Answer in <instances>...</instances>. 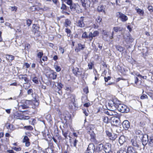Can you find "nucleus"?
<instances>
[{"label": "nucleus", "mask_w": 153, "mask_h": 153, "mask_svg": "<svg viewBox=\"0 0 153 153\" xmlns=\"http://www.w3.org/2000/svg\"><path fill=\"white\" fill-rule=\"evenodd\" d=\"M123 38L127 42H132L133 41V39L131 36L124 35L123 36Z\"/></svg>", "instance_id": "obj_19"}, {"label": "nucleus", "mask_w": 153, "mask_h": 153, "mask_svg": "<svg viewBox=\"0 0 153 153\" xmlns=\"http://www.w3.org/2000/svg\"><path fill=\"white\" fill-rule=\"evenodd\" d=\"M68 100L72 102L73 103V105H75V95L73 94H69V97L68 98Z\"/></svg>", "instance_id": "obj_21"}, {"label": "nucleus", "mask_w": 153, "mask_h": 153, "mask_svg": "<svg viewBox=\"0 0 153 153\" xmlns=\"http://www.w3.org/2000/svg\"><path fill=\"white\" fill-rule=\"evenodd\" d=\"M87 149L91 151V152H94L95 149L94 145L93 143L89 144Z\"/></svg>", "instance_id": "obj_23"}, {"label": "nucleus", "mask_w": 153, "mask_h": 153, "mask_svg": "<svg viewBox=\"0 0 153 153\" xmlns=\"http://www.w3.org/2000/svg\"><path fill=\"white\" fill-rule=\"evenodd\" d=\"M126 152L127 153H137V151L132 146L128 147Z\"/></svg>", "instance_id": "obj_20"}, {"label": "nucleus", "mask_w": 153, "mask_h": 153, "mask_svg": "<svg viewBox=\"0 0 153 153\" xmlns=\"http://www.w3.org/2000/svg\"><path fill=\"white\" fill-rule=\"evenodd\" d=\"M135 10L140 16H143L144 14V12L143 10H142L138 7H137L135 8Z\"/></svg>", "instance_id": "obj_22"}, {"label": "nucleus", "mask_w": 153, "mask_h": 153, "mask_svg": "<svg viewBox=\"0 0 153 153\" xmlns=\"http://www.w3.org/2000/svg\"><path fill=\"white\" fill-rule=\"evenodd\" d=\"M116 16L119 18L122 22H126L128 19V17L125 14L121 12H118L117 13Z\"/></svg>", "instance_id": "obj_3"}, {"label": "nucleus", "mask_w": 153, "mask_h": 153, "mask_svg": "<svg viewBox=\"0 0 153 153\" xmlns=\"http://www.w3.org/2000/svg\"><path fill=\"white\" fill-rule=\"evenodd\" d=\"M94 128V126L91 124H89L86 127V129L87 130V133H88L89 131H93Z\"/></svg>", "instance_id": "obj_28"}, {"label": "nucleus", "mask_w": 153, "mask_h": 153, "mask_svg": "<svg viewBox=\"0 0 153 153\" xmlns=\"http://www.w3.org/2000/svg\"><path fill=\"white\" fill-rule=\"evenodd\" d=\"M140 138H142V143L144 146L147 145L148 142V136L146 134H144Z\"/></svg>", "instance_id": "obj_9"}, {"label": "nucleus", "mask_w": 153, "mask_h": 153, "mask_svg": "<svg viewBox=\"0 0 153 153\" xmlns=\"http://www.w3.org/2000/svg\"><path fill=\"white\" fill-rule=\"evenodd\" d=\"M6 58L7 59L11 61L14 59V57L12 55L7 54L6 55Z\"/></svg>", "instance_id": "obj_31"}, {"label": "nucleus", "mask_w": 153, "mask_h": 153, "mask_svg": "<svg viewBox=\"0 0 153 153\" xmlns=\"http://www.w3.org/2000/svg\"><path fill=\"white\" fill-rule=\"evenodd\" d=\"M68 8V7H67V6L64 4H62V6L61 7V9L63 10H67Z\"/></svg>", "instance_id": "obj_39"}, {"label": "nucleus", "mask_w": 153, "mask_h": 153, "mask_svg": "<svg viewBox=\"0 0 153 153\" xmlns=\"http://www.w3.org/2000/svg\"><path fill=\"white\" fill-rule=\"evenodd\" d=\"M30 48V45L29 44H26L25 45V48H26L27 51H29V49Z\"/></svg>", "instance_id": "obj_53"}, {"label": "nucleus", "mask_w": 153, "mask_h": 153, "mask_svg": "<svg viewBox=\"0 0 153 153\" xmlns=\"http://www.w3.org/2000/svg\"><path fill=\"white\" fill-rule=\"evenodd\" d=\"M30 118V117L28 116H23L22 119L24 120H28Z\"/></svg>", "instance_id": "obj_58"}, {"label": "nucleus", "mask_w": 153, "mask_h": 153, "mask_svg": "<svg viewBox=\"0 0 153 153\" xmlns=\"http://www.w3.org/2000/svg\"><path fill=\"white\" fill-rule=\"evenodd\" d=\"M32 21L30 19H28L26 21V23L28 27L30 26L32 23Z\"/></svg>", "instance_id": "obj_46"}, {"label": "nucleus", "mask_w": 153, "mask_h": 153, "mask_svg": "<svg viewBox=\"0 0 153 153\" xmlns=\"http://www.w3.org/2000/svg\"><path fill=\"white\" fill-rule=\"evenodd\" d=\"M54 67L56 69V71L57 72H59L61 70V68L60 66H58L56 65H54Z\"/></svg>", "instance_id": "obj_42"}, {"label": "nucleus", "mask_w": 153, "mask_h": 153, "mask_svg": "<svg viewBox=\"0 0 153 153\" xmlns=\"http://www.w3.org/2000/svg\"><path fill=\"white\" fill-rule=\"evenodd\" d=\"M27 94L28 95H33V90L31 89H29L27 91Z\"/></svg>", "instance_id": "obj_51"}, {"label": "nucleus", "mask_w": 153, "mask_h": 153, "mask_svg": "<svg viewBox=\"0 0 153 153\" xmlns=\"http://www.w3.org/2000/svg\"><path fill=\"white\" fill-rule=\"evenodd\" d=\"M148 10L150 11H153V7L152 6L150 5L149 6L147 7Z\"/></svg>", "instance_id": "obj_55"}, {"label": "nucleus", "mask_w": 153, "mask_h": 153, "mask_svg": "<svg viewBox=\"0 0 153 153\" xmlns=\"http://www.w3.org/2000/svg\"><path fill=\"white\" fill-rule=\"evenodd\" d=\"M105 132L106 135L109 137L110 136H111L112 134L111 132L108 130L106 131Z\"/></svg>", "instance_id": "obj_60"}, {"label": "nucleus", "mask_w": 153, "mask_h": 153, "mask_svg": "<svg viewBox=\"0 0 153 153\" xmlns=\"http://www.w3.org/2000/svg\"><path fill=\"white\" fill-rule=\"evenodd\" d=\"M122 125L123 128L126 130H127L130 127V123L127 120L124 121Z\"/></svg>", "instance_id": "obj_13"}, {"label": "nucleus", "mask_w": 153, "mask_h": 153, "mask_svg": "<svg viewBox=\"0 0 153 153\" xmlns=\"http://www.w3.org/2000/svg\"><path fill=\"white\" fill-rule=\"evenodd\" d=\"M85 48V45H82L80 43H79L78 45V47L77 49H75L76 51L77 50V52L80 51L81 50H83Z\"/></svg>", "instance_id": "obj_26"}, {"label": "nucleus", "mask_w": 153, "mask_h": 153, "mask_svg": "<svg viewBox=\"0 0 153 153\" xmlns=\"http://www.w3.org/2000/svg\"><path fill=\"white\" fill-rule=\"evenodd\" d=\"M24 127L27 130H31L33 129V127L31 126H26Z\"/></svg>", "instance_id": "obj_45"}, {"label": "nucleus", "mask_w": 153, "mask_h": 153, "mask_svg": "<svg viewBox=\"0 0 153 153\" xmlns=\"http://www.w3.org/2000/svg\"><path fill=\"white\" fill-rule=\"evenodd\" d=\"M78 142V140L76 139H75L74 142V146L76 148V143Z\"/></svg>", "instance_id": "obj_61"}, {"label": "nucleus", "mask_w": 153, "mask_h": 153, "mask_svg": "<svg viewBox=\"0 0 153 153\" xmlns=\"http://www.w3.org/2000/svg\"><path fill=\"white\" fill-rule=\"evenodd\" d=\"M53 2L58 7H59V4L58 0H52Z\"/></svg>", "instance_id": "obj_50"}, {"label": "nucleus", "mask_w": 153, "mask_h": 153, "mask_svg": "<svg viewBox=\"0 0 153 153\" xmlns=\"http://www.w3.org/2000/svg\"><path fill=\"white\" fill-rule=\"evenodd\" d=\"M123 28L120 27H114L113 28V30L115 32H117L118 31H120L122 30Z\"/></svg>", "instance_id": "obj_30"}, {"label": "nucleus", "mask_w": 153, "mask_h": 153, "mask_svg": "<svg viewBox=\"0 0 153 153\" xmlns=\"http://www.w3.org/2000/svg\"><path fill=\"white\" fill-rule=\"evenodd\" d=\"M7 128L8 129L13 130V125L10 124L8 125Z\"/></svg>", "instance_id": "obj_59"}, {"label": "nucleus", "mask_w": 153, "mask_h": 153, "mask_svg": "<svg viewBox=\"0 0 153 153\" xmlns=\"http://www.w3.org/2000/svg\"><path fill=\"white\" fill-rule=\"evenodd\" d=\"M131 142L132 145L134 147L139 148L140 147V144L139 143H138L136 139H132L131 140Z\"/></svg>", "instance_id": "obj_15"}, {"label": "nucleus", "mask_w": 153, "mask_h": 153, "mask_svg": "<svg viewBox=\"0 0 153 153\" xmlns=\"http://www.w3.org/2000/svg\"><path fill=\"white\" fill-rule=\"evenodd\" d=\"M72 71L73 74L76 76H80L82 73V71L81 69H79L78 68L76 67L72 69Z\"/></svg>", "instance_id": "obj_11"}, {"label": "nucleus", "mask_w": 153, "mask_h": 153, "mask_svg": "<svg viewBox=\"0 0 153 153\" xmlns=\"http://www.w3.org/2000/svg\"><path fill=\"white\" fill-rule=\"evenodd\" d=\"M32 31L34 34L38 33L39 31V27L38 25L33 24L32 27Z\"/></svg>", "instance_id": "obj_16"}, {"label": "nucleus", "mask_w": 153, "mask_h": 153, "mask_svg": "<svg viewBox=\"0 0 153 153\" xmlns=\"http://www.w3.org/2000/svg\"><path fill=\"white\" fill-rule=\"evenodd\" d=\"M90 105V102L85 103L84 104V106L86 107H88Z\"/></svg>", "instance_id": "obj_63"}, {"label": "nucleus", "mask_w": 153, "mask_h": 153, "mask_svg": "<svg viewBox=\"0 0 153 153\" xmlns=\"http://www.w3.org/2000/svg\"><path fill=\"white\" fill-rule=\"evenodd\" d=\"M32 103V101L31 100H26L25 101L24 103L21 105L20 106L23 109H27L29 108V106Z\"/></svg>", "instance_id": "obj_8"}, {"label": "nucleus", "mask_w": 153, "mask_h": 153, "mask_svg": "<svg viewBox=\"0 0 153 153\" xmlns=\"http://www.w3.org/2000/svg\"><path fill=\"white\" fill-rule=\"evenodd\" d=\"M81 2L82 6L85 8L89 7L91 3L90 0H81Z\"/></svg>", "instance_id": "obj_10"}, {"label": "nucleus", "mask_w": 153, "mask_h": 153, "mask_svg": "<svg viewBox=\"0 0 153 153\" xmlns=\"http://www.w3.org/2000/svg\"><path fill=\"white\" fill-rule=\"evenodd\" d=\"M103 121L105 123H108V118L107 117H102Z\"/></svg>", "instance_id": "obj_43"}, {"label": "nucleus", "mask_w": 153, "mask_h": 153, "mask_svg": "<svg viewBox=\"0 0 153 153\" xmlns=\"http://www.w3.org/2000/svg\"><path fill=\"white\" fill-rule=\"evenodd\" d=\"M9 9L12 11H15V12H16L17 9V7L16 6H10Z\"/></svg>", "instance_id": "obj_35"}, {"label": "nucleus", "mask_w": 153, "mask_h": 153, "mask_svg": "<svg viewBox=\"0 0 153 153\" xmlns=\"http://www.w3.org/2000/svg\"><path fill=\"white\" fill-rule=\"evenodd\" d=\"M13 149L17 151H20L21 149V148L20 147H13Z\"/></svg>", "instance_id": "obj_57"}, {"label": "nucleus", "mask_w": 153, "mask_h": 153, "mask_svg": "<svg viewBox=\"0 0 153 153\" xmlns=\"http://www.w3.org/2000/svg\"><path fill=\"white\" fill-rule=\"evenodd\" d=\"M126 137H125L124 135H121L119 139V143L121 145H122L126 141Z\"/></svg>", "instance_id": "obj_18"}, {"label": "nucleus", "mask_w": 153, "mask_h": 153, "mask_svg": "<svg viewBox=\"0 0 153 153\" xmlns=\"http://www.w3.org/2000/svg\"><path fill=\"white\" fill-rule=\"evenodd\" d=\"M118 103H115L112 100H110L108 102V106L110 109H113V110H115L117 108V106Z\"/></svg>", "instance_id": "obj_7"}, {"label": "nucleus", "mask_w": 153, "mask_h": 153, "mask_svg": "<svg viewBox=\"0 0 153 153\" xmlns=\"http://www.w3.org/2000/svg\"><path fill=\"white\" fill-rule=\"evenodd\" d=\"M66 3L68 5H69L70 6L73 3L72 0H68Z\"/></svg>", "instance_id": "obj_54"}, {"label": "nucleus", "mask_w": 153, "mask_h": 153, "mask_svg": "<svg viewBox=\"0 0 153 153\" xmlns=\"http://www.w3.org/2000/svg\"><path fill=\"white\" fill-rule=\"evenodd\" d=\"M51 77L53 79H56L57 77V74L56 72L54 71H52L51 74Z\"/></svg>", "instance_id": "obj_34"}, {"label": "nucleus", "mask_w": 153, "mask_h": 153, "mask_svg": "<svg viewBox=\"0 0 153 153\" xmlns=\"http://www.w3.org/2000/svg\"><path fill=\"white\" fill-rule=\"evenodd\" d=\"M71 23V22L70 20L68 19H67L65 20L64 25L66 27L69 26L70 25Z\"/></svg>", "instance_id": "obj_29"}, {"label": "nucleus", "mask_w": 153, "mask_h": 153, "mask_svg": "<svg viewBox=\"0 0 153 153\" xmlns=\"http://www.w3.org/2000/svg\"><path fill=\"white\" fill-rule=\"evenodd\" d=\"M98 148L100 151L103 150L106 153L111 152V145L109 143H106L104 145L100 144L98 145Z\"/></svg>", "instance_id": "obj_1"}, {"label": "nucleus", "mask_w": 153, "mask_h": 153, "mask_svg": "<svg viewBox=\"0 0 153 153\" xmlns=\"http://www.w3.org/2000/svg\"><path fill=\"white\" fill-rule=\"evenodd\" d=\"M43 55V53L42 51L39 52L37 53L38 57L39 58H40V59H41V58Z\"/></svg>", "instance_id": "obj_48"}, {"label": "nucleus", "mask_w": 153, "mask_h": 153, "mask_svg": "<svg viewBox=\"0 0 153 153\" xmlns=\"http://www.w3.org/2000/svg\"><path fill=\"white\" fill-rule=\"evenodd\" d=\"M62 135L65 137V139H68L67 137H70V132L68 130L62 129Z\"/></svg>", "instance_id": "obj_14"}, {"label": "nucleus", "mask_w": 153, "mask_h": 153, "mask_svg": "<svg viewBox=\"0 0 153 153\" xmlns=\"http://www.w3.org/2000/svg\"><path fill=\"white\" fill-rule=\"evenodd\" d=\"M148 97L147 95L145 94H143L140 97V99L142 100L145 99H146Z\"/></svg>", "instance_id": "obj_56"}, {"label": "nucleus", "mask_w": 153, "mask_h": 153, "mask_svg": "<svg viewBox=\"0 0 153 153\" xmlns=\"http://www.w3.org/2000/svg\"><path fill=\"white\" fill-rule=\"evenodd\" d=\"M117 153H127L126 149L125 148H121L117 151Z\"/></svg>", "instance_id": "obj_27"}, {"label": "nucleus", "mask_w": 153, "mask_h": 153, "mask_svg": "<svg viewBox=\"0 0 153 153\" xmlns=\"http://www.w3.org/2000/svg\"><path fill=\"white\" fill-rule=\"evenodd\" d=\"M117 108L118 110L121 113H127L129 110L128 108L123 104H118Z\"/></svg>", "instance_id": "obj_2"}, {"label": "nucleus", "mask_w": 153, "mask_h": 153, "mask_svg": "<svg viewBox=\"0 0 153 153\" xmlns=\"http://www.w3.org/2000/svg\"><path fill=\"white\" fill-rule=\"evenodd\" d=\"M82 39H88V35L87 34L86 32H84L82 34Z\"/></svg>", "instance_id": "obj_37"}, {"label": "nucleus", "mask_w": 153, "mask_h": 153, "mask_svg": "<svg viewBox=\"0 0 153 153\" xmlns=\"http://www.w3.org/2000/svg\"><path fill=\"white\" fill-rule=\"evenodd\" d=\"M70 8L71 11H76L77 13H79L81 11V10L79 9V6L77 4L73 3L70 6Z\"/></svg>", "instance_id": "obj_5"}, {"label": "nucleus", "mask_w": 153, "mask_h": 153, "mask_svg": "<svg viewBox=\"0 0 153 153\" xmlns=\"http://www.w3.org/2000/svg\"><path fill=\"white\" fill-rule=\"evenodd\" d=\"M91 137V140L94 141L95 140V134L93 131H89L88 133Z\"/></svg>", "instance_id": "obj_25"}, {"label": "nucleus", "mask_w": 153, "mask_h": 153, "mask_svg": "<svg viewBox=\"0 0 153 153\" xmlns=\"http://www.w3.org/2000/svg\"><path fill=\"white\" fill-rule=\"evenodd\" d=\"M105 6L103 5H100L97 8V10L99 12H101L103 11V12L105 13V12L104 9L105 8Z\"/></svg>", "instance_id": "obj_24"}, {"label": "nucleus", "mask_w": 153, "mask_h": 153, "mask_svg": "<svg viewBox=\"0 0 153 153\" xmlns=\"http://www.w3.org/2000/svg\"><path fill=\"white\" fill-rule=\"evenodd\" d=\"M23 143H25V146L27 147L29 146L30 145L29 139L27 136H24L23 139Z\"/></svg>", "instance_id": "obj_17"}, {"label": "nucleus", "mask_w": 153, "mask_h": 153, "mask_svg": "<svg viewBox=\"0 0 153 153\" xmlns=\"http://www.w3.org/2000/svg\"><path fill=\"white\" fill-rule=\"evenodd\" d=\"M27 75H20L19 76V78L21 80H22L24 79L25 81V82L24 83L23 86L24 87L25 86V85H28V87H30V83H28V80L27 77Z\"/></svg>", "instance_id": "obj_6"}, {"label": "nucleus", "mask_w": 153, "mask_h": 153, "mask_svg": "<svg viewBox=\"0 0 153 153\" xmlns=\"http://www.w3.org/2000/svg\"><path fill=\"white\" fill-rule=\"evenodd\" d=\"M65 31L68 33V35L69 34V36H70V33L71 32V30L69 29L66 28L65 29Z\"/></svg>", "instance_id": "obj_52"}, {"label": "nucleus", "mask_w": 153, "mask_h": 153, "mask_svg": "<svg viewBox=\"0 0 153 153\" xmlns=\"http://www.w3.org/2000/svg\"><path fill=\"white\" fill-rule=\"evenodd\" d=\"M84 17L81 16L76 23V26L80 27H83L85 26V24L83 22Z\"/></svg>", "instance_id": "obj_12"}, {"label": "nucleus", "mask_w": 153, "mask_h": 153, "mask_svg": "<svg viewBox=\"0 0 153 153\" xmlns=\"http://www.w3.org/2000/svg\"><path fill=\"white\" fill-rule=\"evenodd\" d=\"M32 80L36 84H38L39 83L38 78L36 77H35L33 78Z\"/></svg>", "instance_id": "obj_40"}, {"label": "nucleus", "mask_w": 153, "mask_h": 153, "mask_svg": "<svg viewBox=\"0 0 153 153\" xmlns=\"http://www.w3.org/2000/svg\"><path fill=\"white\" fill-rule=\"evenodd\" d=\"M116 48L117 50L120 52L123 51L124 49V48L122 47L120 45L116 46Z\"/></svg>", "instance_id": "obj_32"}, {"label": "nucleus", "mask_w": 153, "mask_h": 153, "mask_svg": "<svg viewBox=\"0 0 153 153\" xmlns=\"http://www.w3.org/2000/svg\"><path fill=\"white\" fill-rule=\"evenodd\" d=\"M150 141L149 142V144L151 146H153V138L152 137H150Z\"/></svg>", "instance_id": "obj_44"}, {"label": "nucleus", "mask_w": 153, "mask_h": 153, "mask_svg": "<svg viewBox=\"0 0 153 153\" xmlns=\"http://www.w3.org/2000/svg\"><path fill=\"white\" fill-rule=\"evenodd\" d=\"M115 110L110 109V116H114L116 115V113L114 111Z\"/></svg>", "instance_id": "obj_38"}, {"label": "nucleus", "mask_w": 153, "mask_h": 153, "mask_svg": "<svg viewBox=\"0 0 153 153\" xmlns=\"http://www.w3.org/2000/svg\"><path fill=\"white\" fill-rule=\"evenodd\" d=\"M141 128L142 127L140 124L135 126L134 128V131L135 134L137 135H139V137H142L143 135L142 131L140 130L141 129Z\"/></svg>", "instance_id": "obj_4"}, {"label": "nucleus", "mask_w": 153, "mask_h": 153, "mask_svg": "<svg viewBox=\"0 0 153 153\" xmlns=\"http://www.w3.org/2000/svg\"><path fill=\"white\" fill-rule=\"evenodd\" d=\"M58 91H60L62 88V85L61 83H57L56 86Z\"/></svg>", "instance_id": "obj_36"}, {"label": "nucleus", "mask_w": 153, "mask_h": 153, "mask_svg": "<svg viewBox=\"0 0 153 153\" xmlns=\"http://www.w3.org/2000/svg\"><path fill=\"white\" fill-rule=\"evenodd\" d=\"M111 79V77L110 76H108L107 77H105L104 79L105 82H107L108 81L110 80Z\"/></svg>", "instance_id": "obj_62"}, {"label": "nucleus", "mask_w": 153, "mask_h": 153, "mask_svg": "<svg viewBox=\"0 0 153 153\" xmlns=\"http://www.w3.org/2000/svg\"><path fill=\"white\" fill-rule=\"evenodd\" d=\"M101 20L102 19L100 18V17L99 16H98L96 19V21L97 22V24H99L100 25Z\"/></svg>", "instance_id": "obj_47"}, {"label": "nucleus", "mask_w": 153, "mask_h": 153, "mask_svg": "<svg viewBox=\"0 0 153 153\" xmlns=\"http://www.w3.org/2000/svg\"><path fill=\"white\" fill-rule=\"evenodd\" d=\"M117 137V135L116 134L114 133H112L111 136L109 137L110 139L112 140H115Z\"/></svg>", "instance_id": "obj_33"}, {"label": "nucleus", "mask_w": 153, "mask_h": 153, "mask_svg": "<svg viewBox=\"0 0 153 153\" xmlns=\"http://www.w3.org/2000/svg\"><path fill=\"white\" fill-rule=\"evenodd\" d=\"M92 33L91 32H90L88 35V39H89V41L90 42H91L92 40L93 39V37H94L93 36H92Z\"/></svg>", "instance_id": "obj_49"}, {"label": "nucleus", "mask_w": 153, "mask_h": 153, "mask_svg": "<svg viewBox=\"0 0 153 153\" xmlns=\"http://www.w3.org/2000/svg\"><path fill=\"white\" fill-rule=\"evenodd\" d=\"M139 79L137 77H134V82L135 84H137V82H138Z\"/></svg>", "instance_id": "obj_64"}, {"label": "nucleus", "mask_w": 153, "mask_h": 153, "mask_svg": "<svg viewBox=\"0 0 153 153\" xmlns=\"http://www.w3.org/2000/svg\"><path fill=\"white\" fill-rule=\"evenodd\" d=\"M99 32L98 31L96 30L93 33H92V36H93L95 37L96 36L99 35Z\"/></svg>", "instance_id": "obj_41"}]
</instances>
